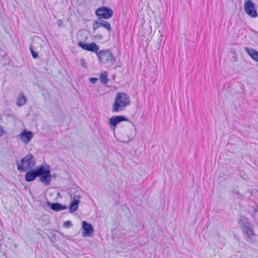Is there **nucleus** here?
<instances>
[{"label":"nucleus","mask_w":258,"mask_h":258,"mask_svg":"<svg viewBox=\"0 0 258 258\" xmlns=\"http://www.w3.org/2000/svg\"><path fill=\"white\" fill-rule=\"evenodd\" d=\"M26 172L25 180L27 182H32L39 177V181L44 185L48 186L50 184V166L48 164L38 166Z\"/></svg>","instance_id":"obj_1"},{"label":"nucleus","mask_w":258,"mask_h":258,"mask_svg":"<svg viewBox=\"0 0 258 258\" xmlns=\"http://www.w3.org/2000/svg\"><path fill=\"white\" fill-rule=\"evenodd\" d=\"M131 104L130 96L124 92H118L112 104L111 111L113 113L119 112L125 110L126 106Z\"/></svg>","instance_id":"obj_2"},{"label":"nucleus","mask_w":258,"mask_h":258,"mask_svg":"<svg viewBox=\"0 0 258 258\" xmlns=\"http://www.w3.org/2000/svg\"><path fill=\"white\" fill-rule=\"evenodd\" d=\"M17 169L20 172H26L28 169L32 168L36 164V160L33 155L28 154L21 160V162L16 161Z\"/></svg>","instance_id":"obj_3"},{"label":"nucleus","mask_w":258,"mask_h":258,"mask_svg":"<svg viewBox=\"0 0 258 258\" xmlns=\"http://www.w3.org/2000/svg\"><path fill=\"white\" fill-rule=\"evenodd\" d=\"M238 224L241 229L243 234L248 239H251L254 235L252 224L248 219L244 216H241Z\"/></svg>","instance_id":"obj_4"},{"label":"nucleus","mask_w":258,"mask_h":258,"mask_svg":"<svg viewBox=\"0 0 258 258\" xmlns=\"http://www.w3.org/2000/svg\"><path fill=\"white\" fill-rule=\"evenodd\" d=\"M97 56L100 62L104 64L112 63L115 60V58L110 49L99 50Z\"/></svg>","instance_id":"obj_5"},{"label":"nucleus","mask_w":258,"mask_h":258,"mask_svg":"<svg viewBox=\"0 0 258 258\" xmlns=\"http://www.w3.org/2000/svg\"><path fill=\"white\" fill-rule=\"evenodd\" d=\"M95 15L99 19H109L112 17L113 12L110 7L102 6L96 10Z\"/></svg>","instance_id":"obj_6"},{"label":"nucleus","mask_w":258,"mask_h":258,"mask_svg":"<svg viewBox=\"0 0 258 258\" xmlns=\"http://www.w3.org/2000/svg\"><path fill=\"white\" fill-rule=\"evenodd\" d=\"M244 9L246 14L251 18H256L258 14L256 5L252 0H244Z\"/></svg>","instance_id":"obj_7"},{"label":"nucleus","mask_w":258,"mask_h":258,"mask_svg":"<svg viewBox=\"0 0 258 258\" xmlns=\"http://www.w3.org/2000/svg\"><path fill=\"white\" fill-rule=\"evenodd\" d=\"M122 121H128V119L124 115H115L110 118L109 120V127L114 133L117 125Z\"/></svg>","instance_id":"obj_8"},{"label":"nucleus","mask_w":258,"mask_h":258,"mask_svg":"<svg viewBox=\"0 0 258 258\" xmlns=\"http://www.w3.org/2000/svg\"><path fill=\"white\" fill-rule=\"evenodd\" d=\"M77 45L84 50L93 52L96 54L99 50V46L94 42L88 43L83 41H79Z\"/></svg>","instance_id":"obj_9"},{"label":"nucleus","mask_w":258,"mask_h":258,"mask_svg":"<svg viewBox=\"0 0 258 258\" xmlns=\"http://www.w3.org/2000/svg\"><path fill=\"white\" fill-rule=\"evenodd\" d=\"M82 227L83 229L82 236L84 237L90 236L94 232L93 226L86 221H82Z\"/></svg>","instance_id":"obj_10"},{"label":"nucleus","mask_w":258,"mask_h":258,"mask_svg":"<svg viewBox=\"0 0 258 258\" xmlns=\"http://www.w3.org/2000/svg\"><path fill=\"white\" fill-rule=\"evenodd\" d=\"M100 27H103L106 29L108 31H110L111 29L110 24L105 20H94L93 22V30L94 32L95 31Z\"/></svg>","instance_id":"obj_11"},{"label":"nucleus","mask_w":258,"mask_h":258,"mask_svg":"<svg viewBox=\"0 0 258 258\" xmlns=\"http://www.w3.org/2000/svg\"><path fill=\"white\" fill-rule=\"evenodd\" d=\"M19 139L25 144H28L33 138V133L26 129L23 130L19 135Z\"/></svg>","instance_id":"obj_12"},{"label":"nucleus","mask_w":258,"mask_h":258,"mask_svg":"<svg viewBox=\"0 0 258 258\" xmlns=\"http://www.w3.org/2000/svg\"><path fill=\"white\" fill-rule=\"evenodd\" d=\"M46 204L49 207L51 210L55 212L60 211L67 209V207L66 205H62L59 203H52L49 201H47L46 202Z\"/></svg>","instance_id":"obj_13"},{"label":"nucleus","mask_w":258,"mask_h":258,"mask_svg":"<svg viewBox=\"0 0 258 258\" xmlns=\"http://www.w3.org/2000/svg\"><path fill=\"white\" fill-rule=\"evenodd\" d=\"M244 50L254 60L258 61V51L254 49L244 47Z\"/></svg>","instance_id":"obj_14"},{"label":"nucleus","mask_w":258,"mask_h":258,"mask_svg":"<svg viewBox=\"0 0 258 258\" xmlns=\"http://www.w3.org/2000/svg\"><path fill=\"white\" fill-rule=\"evenodd\" d=\"M80 203V201L79 200H77L75 198H74L73 200L71 202L69 207L70 212L71 213H74L76 212L78 209V205Z\"/></svg>","instance_id":"obj_15"},{"label":"nucleus","mask_w":258,"mask_h":258,"mask_svg":"<svg viewBox=\"0 0 258 258\" xmlns=\"http://www.w3.org/2000/svg\"><path fill=\"white\" fill-rule=\"evenodd\" d=\"M27 99L24 94L21 92L16 99V104L18 106L21 107L26 103Z\"/></svg>","instance_id":"obj_16"},{"label":"nucleus","mask_w":258,"mask_h":258,"mask_svg":"<svg viewBox=\"0 0 258 258\" xmlns=\"http://www.w3.org/2000/svg\"><path fill=\"white\" fill-rule=\"evenodd\" d=\"M107 76L108 73L107 72H104L103 73H101L100 76V82L104 84H107L109 80Z\"/></svg>","instance_id":"obj_17"},{"label":"nucleus","mask_w":258,"mask_h":258,"mask_svg":"<svg viewBox=\"0 0 258 258\" xmlns=\"http://www.w3.org/2000/svg\"><path fill=\"white\" fill-rule=\"evenodd\" d=\"M230 193L231 194H235L237 195V197L239 199H242L243 198V195L241 194L239 192V190L237 188H233L230 190Z\"/></svg>","instance_id":"obj_18"},{"label":"nucleus","mask_w":258,"mask_h":258,"mask_svg":"<svg viewBox=\"0 0 258 258\" xmlns=\"http://www.w3.org/2000/svg\"><path fill=\"white\" fill-rule=\"evenodd\" d=\"M30 50L33 58L34 59L37 58L38 57V54L36 51L34 50L32 45H31L30 46Z\"/></svg>","instance_id":"obj_19"},{"label":"nucleus","mask_w":258,"mask_h":258,"mask_svg":"<svg viewBox=\"0 0 258 258\" xmlns=\"http://www.w3.org/2000/svg\"><path fill=\"white\" fill-rule=\"evenodd\" d=\"M73 225L72 222L71 221H66L63 223V226L66 228H69L72 227Z\"/></svg>","instance_id":"obj_20"},{"label":"nucleus","mask_w":258,"mask_h":258,"mask_svg":"<svg viewBox=\"0 0 258 258\" xmlns=\"http://www.w3.org/2000/svg\"><path fill=\"white\" fill-rule=\"evenodd\" d=\"M81 65L82 66L85 68V69H87V62H86L84 58H81Z\"/></svg>","instance_id":"obj_21"},{"label":"nucleus","mask_w":258,"mask_h":258,"mask_svg":"<svg viewBox=\"0 0 258 258\" xmlns=\"http://www.w3.org/2000/svg\"><path fill=\"white\" fill-rule=\"evenodd\" d=\"M98 78H90L89 81L92 84H95L96 82L98 81Z\"/></svg>","instance_id":"obj_22"},{"label":"nucleus","mask_w":258,"mask_h":258,"mask_svg":"<svg viewBox=\"0 0 258 258\" xmlns=\"http://www.w3.org/2000/svg\"><path fill=\"white\" fill-rule=\"evenodd\" d=\"M6 132L3 127L0 125V137L2 136Z\"/></svg>","instance_id":"obj_23"},{"label":"nucleus","mask_w":258,"mask_h":258,"mask_svg":"<svg viewBox=\"0 0 258 258\" xmlns=\"http://www.w3.org/2000/svg\"><path fill=\"white\" fill-rule=\"evenodd\" d=\"M257 208L258 207L256 205H255L252 207L253 210L254 211V214H256L257 211Z\"/></svg>","instance_id":"obj_24"},{"label":"nucleus","mask_w":258,"mask_h":258,"mask_svg":"<svg viewBox=\"0 0 258 258\" xmlns=\"http://www.w3.org/2000/svg\"><path fill=\"white\" fill-rule=\"evenodd\" d=\"M95 37L99 40H101L103 38V36L101 34H97L95 35Z\"/></svg>","instance_id":"obj_25"},{"label":"nucleus","mask_w":258,"mask_h":258,"mask_svg":"<svg viewBox=\"0 0 258 258\" xmlns=\"http://www.w3.org/2000/svg\"><path fill=\"white\" fill-rule=\"evenodd\" d=\"M57 25H58V26H61V25H62V21L61 20H58L57 21Z\"/></svg>","instance_id":"obj_26"},{"label":"nucleus","mask_w":258,"mask_h":258,"mask_svg":"<svg viewBox=\"0 0 258 258\" xmlns=\"http://www.w3.org/2000/svg\"><path fill=\"white\" fill-rule=\"evenodd\" d=\"M56 174H50V182L51 181V178L53 177V178H56Z\"/></svg>","instance_id":"obj_27"},{"label":"nucleus","mask_w":258,"mask_h":258,"mask_svg":"<svg viewBox=\"0 0 258 258\" xmlns=\"http://www.w3.org/2000/svg\"><path fill=\"white\" fill-rule=\"evenodd\" d=\"M252 31V32L255 34V35H257L258 34V32L255 31V30H251Z\"/></svg>","instance_id":"obj_28"},{"label":"nucleus","mask_w":258,"mask_h":258,"mask_svg":"<svg viewBox=\"0 0 258 258\" xmlns=\"http://www.w3.org/2000/svg\"><path fill=\"white\" fill-rule=\"evenodd\" d=\"M81 196L80 195H77L75 196L74 198H77L78 200H79L81 198Z\"/></svg>","instance_id":"obj_29"},{"label":"nucleus","mask_w":258,"mask_h":258,"mask_svg":"<svg viewBox=\"0 0 258 258\" xmlns=\"http://www.w3.org/2000/svg\"><path fill=\"white\" fill-rule=\"evenodd\" d=\"M256 214H254V211H253V213L252 214V216L254 217Z\"/></svg>","instance_id":"obj_30"},{"label":"nucleus","mask_w":258,"mask_h":258,"mask_svg":"<svg viewBox=\"0 0 258 258\" xmlns=\"http://www.w3.org/2000/svg\"><path fill=\"white\" fill-rule=\"evenodd\" d=\"M131 123H132V124H133V126H134V127H135V125H134L132 122H131Z\"/></svg>","instance_id":"obj_31"}]
</instances>
